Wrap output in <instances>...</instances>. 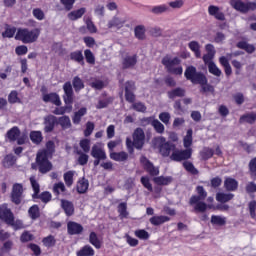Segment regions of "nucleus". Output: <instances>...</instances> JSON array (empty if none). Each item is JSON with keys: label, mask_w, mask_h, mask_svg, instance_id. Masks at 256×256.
<instances>
[{"label": "nucleus", "mask_w": 256, "mask_h": 256, "mask_svg": "<svg viewBox=\"0 0 256 256\" xmlns=\"http://www.w3.org/2000/svg\"><path fill=\"white\" fill-rule=\"evenodd\" d=\"M19 134V128L13 127L7 132L6 137L9 139V141H15L17 137H19Z\"/></svg>", "instance_id": "obj_43"}, {"label": "nucleus", "mask_w": 256, "mask_h": 256, "mask_svg": "<svg viewBox=\"0 0 256 256\" xmlns=\"http://www.w3.org/2000/svg\"><path fill=\"white\" fill-rule=\"evenodd\" d=\"M86 23V27L89 31V33H96L97 32V26H95V24L93 23V21H91L90 18H87L85 20Z\"/></svg>", "instance_id": "obj_60"}, {"label": "nucleus", "mask_w": 256, "mask_h": 256, "mask_svg": "<svg viewBox=\"0 0 256 256\" xmlns=\"http://www.w3.org/2000/svg\"><path fill=\"white\" fill-rule=\"evenodd\" d=\"M208 15L217 19V21H225V13H223L219 6L210 5L208 7Z\"/></svg>", "instance_id": "obj_13"}, {"label": "nucleus", "mask_w": 256, "mask_h": 256, "mask_svg": "<svg viewBox=\"0 0 256 256\" xmlns=\"http://www.w3.org/2000/svg\"><path fill=\"white\" fill-rule=\"evenodd\" d=\"M214 154L215 152L211 148H204L201 151V157L202 159H204V161H207V159H211V157H213Z\"/></svg>", "instance_id": "obj_51"}, {"label": "nucleus", "mask_w": 256, "mask_h": 256, "mask_svg": "<svg viewBox=\"0 0 256 256\" xmlns=\"http://www.w3.org/2000/svg\"><path fill=\"white\" fill-rule=\"evenodd\" d=\"M110 159L118 162L127 161L129 154L127 152H110Z\"/></svg>", "instance_id": "obj_24"}, {"label": "nucleus", "mask_w": 256, "mask_h": 256, "mask_svg": "<svg viewBox=\"0 0 256 256\" xmlns=\"http://www.w3.org/2000/svg\"><path fill=\"white\" fill-rule=\"evenodd\" d=\"M76 255L77 256H93L95 255V250L93 249V247L89 245H85L76 253Z\"/></svg>", "instance_id": "obj_30"}, {"label": "nucleus", "mask_w": 256, "mask_h": 256, "mask_svg": "<svg viewBox=\"0 0 256 256\" xmlns=\"http://www.w3.org/2000/svg\"><path fill=\"white\" fill-rule=\"evenodd\" d=\"M173 181V178L167 176H160V177H155L154 178V183H156V185H169L171 182Z\"/></svg>", "instance_id": "obj_42"}, {"label": "nucleus", "mask_w": 256, "mask_h": 256, "mask_svg": "<svg viewBox=\"0 0 256 256\" xmlns=\"http://www.w3.org/2000/svg\"><path fill=\"white\" fill-rule=\"evenodd\" d=\"M184 75L188 81H191V83L203 85V83L207 82V78L205 75H203L201 72H197V69L193 66H189L185 72Z\"/></svg>", "instance_id": "obj_5"}, {"label": "nucleus", "mask_w": 256, "mask_h": 256, "mask_svg": "<svg viewBox=\"0 0 256 256\" xmlns=\"http://www.w3.org/2000/svg\"><path fill=\"white\" fill-rule=\"evenodd\" d=\"M224 187L226 191H236L237 187H239V182L234 178L226 177L224 180Z\"/></svg>", "instance_id": "obj_20"}, {"label": "nucleus", "mask_w": 256, "mask_h": 256, "mask_svg": "<svg viewBox=\"0 0 256 256\" xmlns=\"http://www.w3.org/2000/svg\"><path fill=\"white\" fill-rule=\"evenodd\" d=\"M185 90L183 88H176L170 92H168L169 99H175L177 97H184Z\"/></svg>", "instance_id": "obj_38"}, {"label": "nucleus", "mask_w": 256, "mask_h": 256, "mask_svg": "<svg viewBox=\"0 0 256 256\" xmlns=\"http://www.w3.org/2000/svg\"><path fill=\"white\" fill-rule=\"evenodd\" d=\"M53 153H55V143L53 141H48L46 149L37 153L36 162L40 173H49L53 169V165L49 162V158Z\"/></svg>", "instance_id": "obj_1"}, {"label": "nucleus", "mask_w": 256, "mask_h": 256, "mask_svg": "<svg viewBox=\"0 0 256 256\" xmlns=\"http://www.w3.org/2000/svg\"><path fill=\"white\" fill-rule=\"evenodd\" d=\"M21 197H23V185L21 184H14L12 189V201L16 205L21 203Z\"/></svg>", "instance_id": "obj_14"}, {"label": "nucleus", "mask_w": 256, "mask_h": 256, "mask_svg": "<svg viewBox=\"0 0 256 256\" xmlns=\"http://www.w3.org/2000/svg\"><path fill=\"white\" fill-rule=\"evenodd\" d=\"M141 183L143 187H145V189H147L148 191H153V185H151V182L149 181V177L143 176L141 178Z\"/></svg>", "instance_id": "obj_61"}, {"label": "nucleus", "mask_w": 256, "mask_h": 256, "mask_svg": "<svg viewBox=\"0 0 256 256\" xmlns=\"http://www.w3.org/2000/svg\"><path fill=\"white\" fill-rule=\"evenodd\" d=\"M76 189L80 194L87 193V190L89 189V180L85 178L78 180Z\"/></svg>", "instance_id": "obj_23"}, {"label": "nucleus", "mask_w": 256, "mask_h": 256, "mask_svg": "<svg viewBox=\"0 0 256 256\" xmlns=\"http://www.w3.org/2000/svg\"><path fill=\"white\" fill-rule=\"evenodd\" d=\"M133 145L136 149H142L145 145V132L141 128H137L133 133Z\"/></svg>", "instance_id": "obj_9"}, {"label": "nucleus", "mask_w": 256, "mask_h": 256, "mask_svg": "<svg viewBox=\"0 0 256 256\" xmlns=\"http://www.w3.org/2000/svg\"><path fill=\"white\" fill-rule=\"evenodd\" d=\"M162 65H164L168 73H172V75H183L181 60L177 57L165 56L162 59Z\"/></svg>", "instance_id": "obj_3"}, {"label": "nucleus", "mask_w": 256, "mask_h": 256, "mask_svg": "<svg viewBox=\"0 0 256 256\" xmlns=\"http://www.w3.org/2000/svg\"><path fill=\"white\" fill-rule=\"evenodd\" d=\"M237 47L239 49H244V51L246 53H253V51H255V46L254 45H250V44H247V42H239L237 44Z\"/></svg>", "instance_id": "obj_46"}, {"label": "nucleus", "mask_w": 256, "mask_h": 256, "mask_svg": "<svg viewBox=\"0 0 256 256\" xmlns=\"http://www.w3.org/2000/svg\"><path fill=\"white\" fill-rule=\"evenodd\" d=\"M167 221H171V218L168 216H153L150 218L151 225H163V223H167Z\"/></svg>", "instance_id": "obj_28"}, {"label": "nucleus", "mask_w": 256, "mask_h": 256, "mask_svg": "<svg viewBox=\"0 0 256 256\" xmlns=\"http://www.w3.org/2000/svg\"><path fill=\"white\" fill-rule=\"evenodd\" d=\"M91 156L94 157V159H107V154L103 149V144L101 143L94 144L92 146Z\"/></svg>", "instance_id": "obj_11"}, {"label": "nucleus", "mask_w": 256, "mask_h": 256, "mask_svg": "<svg viewBox=\"0 0 256 256\" xmlns=\"http://www.w3.org/2000/svg\"><path fill=\"white\" fill-rule=\"evenodd\" d=\"M89 243L95 247V249H101V240H99V237L97 236V233L91 232L89 235Z\"/></svg>", "instance_id": "obj_31"}, {"label": "nucleus", "mask_w": 256, "mask_h": 256, "mask_svg": "<svg viewBox=\"0 0 256 256\" xmlns=\"http://www.w3.org/2000/svg\"><path fill=\"white\" fill-rule=\"evenodd\" d=\"M13 212L7 207V204L0 206V219L4 222L13 223Z\"/></svg>", "instance_id": "obj_12"}, {"label": "nucleus", "mask_w": 256, "mask_h": 256, "mask_svg": "<svg viewBox=\"0 0 256 256\" xmlns=\"http://www.w3.org/2000/svg\"><path fill=\"white\" fill-rule=\"evenodd\" d=\"M208 71L209 73H211L212 75H215V77H221L222 72L221 69H219V67H217V65L215 64V62H210L208 65Z\"/></svg>", "instance_id": "obj_41"}, {"label": "nucleus", "mask_w": 256, "mask_h": 256, "mask_svg": "<svg viewBox=\"0 0 256 256\" xmlns=\"http://www.w3.org/2000/svg\"><path fill=\"white\" fill-rule=\"evenodd\" d=\"M55 123H57V117L54 115H48L44 118V130L45 133H51L55 129Z\"/></svg>", "instance_id": "obj_15"}, {"label": "nucleus", "mask_w": 256, "mask_h": 256, "mask_svg": "<svg viewBox=\"0 0 256 256\" xmlns=\"http://www.w3.org/2000/svg\"><path fill=\"white\" fill-rule=\"evenodd\" d=\"M82 151H84V153H89V151H91V140L89 139H82L79 143Z\"/></svg>", "instance_id": "obj_49"}, {"label": "nucleus", "mask_w": 256, "mask_h": 256, "mask_svg": "<svg viewBox=\"0 0 256 256\" xmlns=\"http://www.w3.org/2000/svg\"><path fill=\"white\" fill-rule=\"evenodd\" d=\"M159 119L164 123V125H169V122L171 121V114H169V112H162L159 114Z\"/></svg>", "instance_id": "obj_58"}, {"label": "nucleus", "mask_w": 256, "mask_h": 256, "mask_svg": "<svg viewBox=\"0 0 256 256\" xmlns=\"http://www.w3.org/2000/svg\"><path fill=\"white\" fill-rule=\"evenodd\" d=\"M152 127H154L156 133L163 134L165 133V125L161 123L159 120L155 119L152 122Z\"/></svg>", "instance_id": "obj_47"}, {"label": "nucleus", "mask_w": 256, "mask_h": 256, "mask_svg": "<svg viewBox=\"0 0 256 256\" xmlns=\"http://www.w3.org/2000/svg\"><path fill=\"white\" fill-rule=\"evenodd\" d=\"M118 213L122 219H127V217H129V212L127 211V203L122 202L118 205Z\"/></svg>", "instance_id": "obj_40"}, {"label": "nucleus", "mask_w": 256, "mask_h": 256, "mask_svg": "<svg viewBox=\"0 0 256 256\" xmlns=\"http://www.w3.org/2000/svg\"><path fill=\"white\" fill-rule=\"evenodd\" d=\"M156 147H158L162 157H169L171 151L175 150V145L167 142L165 137L160 136L156 138Z\"/></svg>", "instance_id": "obj_6"}, {"label": "nucleus", "mask_w": 256, "mask_h": 256, "mask_svg": "<svg viewBox=\"0 0 256 256\" xmlns=\"http://www.w3.org/2000/svg\"><path fill=\"white\" fill-rule=\"evenodd\" d=\"M137 63V56H126L122 61L123 69H130V67H135Z\"/></svg>", "instance_id": "obj_25"}, {"label": "nucleus", "mask_w": 256, "mask_h": 256, "mask_svg": "<svg viewBox=\"0 0 256 256\" xmlns=\"http://www.w3.org/2000/svg\"><path fill=\"white\" fill-rule=\"evenodd\" d=\"M86 11L87 10L85 8H80L78 10L71 11L70 13L67 14V18L70 21H77L78 19H81L83 15H85Z\"/></svg>", "instance_id": "obj_21"}, {"label": "nucleus", "mask_w": 256, "mask_h": 256, "mask_svg": "<svg viewBox=\"0 0 256 256\" xmlns=\"http://www.w3.org/2000/svg\"><path fill=\"white\" fill-rule=\"evenodd\" d=\"M190 50L194 52L195 57H201V45L197 41H191L188 44Z\"/></svg>", "instance_id": "obj_32"}, {"label": "nucleus", "mask_w": 256, "mask_h": 256, "mask_svg": "<svg viewBox=\"0 0 256 256\" xmlns=\"http://www.w3.org/2000/svg\"><path fill=\"white\" fill-rule=\"evenodd\" d=\"M16 32L17 29L15 27L6 26V30L2 33V37H8L9 39H11V37H13Z\"/></svg>", "instance_id": "obj_57"}, {"label": "nucleus", "mask_w": 256, "mask_h": 256, "mask_svg": "<svg viewBox=\"0 0 256 256\" xmlns=\"http://www.w3.org/2000/svg\"><path fill=\"white\" fill-rule=\"evenodd\" d=\"M68 233L69 235H79V233H83V226L76 222H68Z\"/></svg>", "instance_id": "obj_19"}, {"label": "nucleus", "mask_w": 256, "mask_h": 256, "mask_svg": "<svg viewBox=\"0 0 256 256\" xmlns=\"http://www.w3.org/2000/svg\"><path fill=\"white\" fill-rule=\"evenodd\" d=\"M231 7L236 9V11H240L241 13H247V11H255L256 4L255 3H244L241 0H232L230 1Z\"/></svg>", "instance_id": "obj_7"}, {"label": "nucleus", "mask_w": 256, "mask_h": 256, "mask_svg": "<svg viewBox=\"0 0 256 256\" xmlns=\"http://www.w3.org/2000/svg\"><path fill=\"white\" fill-rule=\"evenodd\" d=\"M75 171L70 170L64 173V182L68 187H71L74 183Z\"/></svg>", "instance_id": "obj_37"}, {"label": "nucleus", "mask_w": 256, "mask_h": 256, "mask_svg": "<svg viewBox=\"0 0 256 256\" xmlns=\"http://www.w3.org/2000/svg\"><path fill=\"white\" fill-rule=\"evenodd\" d=\"M63 90L65 93L64 102L73 103V86L71 85V82H66L63 86Z\"/></svg>", "instance_id": "obj_17"}, {"label": "nucleus", "mask_w": 256, "mask_h": 256, "mask_svg": "<svg viewBox=\"0 0 256 256\" xmlns=\"http://www.w3.org/2000/svg\"><path fill=\"white\" fill-rule=\"evenodd\" d=\"M248 209H249L250 217L252 219H255V217H256V213H255V211H256V201L249 202Z\"/></svg>", "instance_id": "obj_64"}, {"label": "nucleus", "mask_w": 256, "mask_h": 256, "mask_svg": "<svg viewBox=\"0 0 256 256\" xmlns=\"http://www.w3.org/2000/svg\"><path fill=\"white\" fill-rule=\"evenodd\" d=\"M70 59L75 61L76 63H80V65H85V60L83 57V52L77 50L70 54Z\"/></svg>", "instance_id": "obj_29"}, {"label": "nucleus", "mask_w": 256, "mask_h": 256, "mask_svg": "<svg viewBox=\"0 0 256 256\" xmlns=\"http://www.w3.org/2000/svg\"><path fill=\"white\" fill-rule=\"evenodd\" d=\"M135 237L138 239H141L142 241H147L151 235H149V232H147L144 229H138L134 232Z\"/></svg>", "instance_id": "obj_44"}, {"label": "nucleus", "mask_w": 256, "mask_h": 256, "mask_svg": "<svg viewBox=\"0 0 256 256\" xmlns=\"http://www.w3.org/2000/svg\"><path fill=\"white\" fill-rule=\"evenodd\" d=\"M134 33L136 39H145V26H137Z\"/></svg>", "instance_id": "obj_53"}, {"label": "nucleus", "mask_w": 256, "mask_h": 256, "mask_svg": "<svg viewBox=\"0 0 256 256\" xmlns=\"http://www.w3.org/2000/svg\"><path fill=\"white\" fill-rule=\"evenodd\" d=\"M57 123L62 129H69L71 127V118L69 116H62L57 119Z\"/></svg>", "instance_id": "obj_34"}, {"label": "nucleus", "mask_w": 256, "mask_h": 256, "mask_svg": "<svg viewBox=\"0 0 256 256\" xmlns=\"http://www.w3.org/2000/svg\"><path fill=\"white\" fill-rule=\"evenodd\" d=\"M41 35V30L38 28L29 30L27 28L24 29H18L16 32L15 39L17 41H21L22 43L29 44V43H35L37 39H39V36Z\"/></svg>", "instance_id": "obj_2"}, {"label": "nucleus", "mask_w": 256, "mask_h": 256, "mask_svg": "<svg viewBox=\"0 0 256 256\" xmlns=\"http://www.w3.org/2000/svg\"><path fill=\"white\" fill-rule=\"evenodd\" d=\"M132 109H134V111H138L139 113H145V111H147V107L141 102L134 103L132 105Z\"/></svg>", "instance_id": "obj_59"}, {"label": "nucleus", "mask_w": 256, "mask_h": 256, "mask_svg": "<svg viewBox=\"0 0 256 256\" xmlns=\"http://www.w3.org/2000/svg\"><path fill=\"white\" fill-rule=\"evenodd\" d=\"M234 195L232 193H218L216 195V200L219 203H227L228 201H231L233 199Z\"/></svg>", "instance_id": "obj_35"}, {"label": "nucleus", "mask_w": 256, "mask_h": 256, "mask_svg": "<svg viewBox=\"0 0 256 256\" xmlns=\"http://www.w3.org/2000/svg\"><path fill=\"white\" fill-rule=\"evenodd\" d=\"M211 223L212 225H219L220 227H222V225H225V223H227V218L224 216L212 215Z\"/></svg>", "instance_id": "obj_36"}, {"label": "nucleus", "mask_w": 256, "mask_h": 256, "mask_svg": "<svg viewBox=\"0 0 256 256\" xmlns=\"http://www.w3.org/2000/svg\"><path fill=\"white\" fill-rule=\"evenodd\" d=\"M140 163H142L144 169L151 175L152 177H155V175L159 174V167H155L153 163H151L148 159L145 157H141Z\"/></svg>", "instance_id": "obj_10"}, {"label": "nucleus", "mask_w": 256, "mask_h": 256, "mask_svg": "<svg viewBox=\"0 0 256 256\" xmlns=\"http://www.w3.org/2000/svg\"><path fill=\"white\" fill-rule=\"evenodd\" d=\"M240 121L243 123V122H246V123H255L256 121V114L255 113H250V114H246L244 116H242L240 118Z\"/></svg>", "instance_id": "obj_54"}, {"label": "nucleus", "mask_w": 256, "mask_h": 256, "mask_svg": "<svg viewBox=\"0 0 256 256\" xmlns=\"http://www.w3.org/2000/svg\"><path fill=\"white\" fill-rule=\"evenodd\" d=\"M84 55H85V59H86L87 63H89V65H95V55L93 54V52H91V50L86 49L84 51Z\"/></svg>", "instance_id": "obj_52"}, {"label": "nucleus", "mask_w": 256, "mask_h": 256, "mask_svg": "<svg viewBox=\"0 0 256 256\" xmlns=\"http://www.w3.org/2000/svg\"><path fill=\"white\" fill-rule=\"evenodd\" d=\"M133 89H135V83L133 82H127L126 83V87H125V97H126V101H128V103H133V101H135V94H133Z\"/></svg>", "instance_id": "obj_18"}, {"label": "nucleus", "mask_w": 256, "mask_h": 256, "mask_svg": "<svg viewBox=\"0 0 256 256\" xmlns=\"http://www.w3.org/2000/svg\"><path fill=\"white\" fill-rule=\"evenodd\" d=\"M61 207L65 211L66 215L70 217L75 212V208L73 207V203L67 200H61Z\"/></svg>", "instance_id": "obj_27"}, {"label": "nucleus", "mask_w": 256, "mask_h": 256, "mask_svg": "<svg viewBox=\"0 0 256 256\" xmlns=\"http://www.w3.org/2000/svg\"><path fill=\"white\" fill-rule=\"evenodd\" d=\"M43 101L44 103H53V105H56L57 107L61 106V98L57 93L44 94Z\"/></svg>", "instance_id": "obj_16"}, {"label": "nucleus", "mask_w": 256, "mask_h": 256, "mask_svg": "<svg viewBox=\"0 0 256 256\" xmlns=\"http://www.w3.org/2000/svg\"><path fill=\"white\" fill-rule=\"evenodd\" d=\"M191 155H193V149L186 148L185 150H175L170 159L172 161H185L187 159H191Z\"/></svg>", "instance_id": "obj_8"}, {"label": "nucleus", "mask_w": 256, "mask_h": 256, "mask_svg": "<svg viewBox=\"0 0 256 256\" xmlns=\"http://www.w3.org/2000/svg\"><path fill=\"white\" fill-rule=\"evenodd\" d=\"M85 115H87V108L85 107H82L76 111L72 117L74 125H79L81 123V118L85 117Z\"/></svg>", "instance_id": "obj_22"}, {"label": "nucleus", "mask_w": 256, "mask_h": 256, "mask_svg": "<svg viewBox=\"0 0 256 256\" xmlns=\"http://www.w3.org/2000/svg\"><path fill=\"white\" fill-rule=\"evenodd\" d=\"M73 87L75 91H81V89L85 87V85L83 84V80H81V78H79L78 76L74 77Z\"/></svg>", "instance_id": "obj_55"}, {"label": "nucleus", "mask_w": 256, "mask_h": 256, "mask_svg": "<svg viewBox=\"0 0 256 256\" xmlns=\"http://www.w3.org/2000/svg\"><path fill=\"white\" fill-rule=\"evenodd\" d=\"M14 165H15V156H13V155H7V156L4 158L3 166H4L6 169H9L10 167H13Z\"/></svg>", "instance_id": "obj_48"}, {"label": "nucleus", "mask_w": 256, "mask_h": 256, "mask_svg": "<svg viewBox=\"0 0 256 256\" xmlns=\"http://www.w3.org/2000/svg\"><path fill=\"white\" fill-rule=\"evenodd\" d=\"M183 145L185 149H189L193 145V130L189 129L186 133V136L183 139Z\"/></svg>", "instance_id": "obj_33"}, {"label": "nucleus", "mask_w": 256, "mask_h": 256, "mask_svg": "<svg viewBox=\"0 0 256 256\" xmlns=\"http://www.w3.org/2000/svg\"><path fill=\"white\" fill-rule=\"evenodd\" d=\"M196 191L198 193V196H192L190 198V205H195L194 206L195 211H198L199 213H203L207 211V204L201 201L207 198V191H205V188H203V186H198L196 188Z\"/></svg>", "instance_id": "obj_4"}, {"label": "nucleus", "mask_w": 256, "mask_h": 256, "mask_svg": "<svg viewBox=\"0 0 256 256\" xmlns=\"http://www.w3.org/2000/svg\"><path fill=\"white\" fill-rule=\"evenodd\" d=\"M28 213H29V216L31 217V219H38V217H39V206L33 205L28 210Z\"/></svg>", "instance_id": "obj_56"}, {"label": "nucleus", "mask_w": 256, "mask_h": 256, "mask_svg": "<svg viewBox=\"0 0 256 256\" xmlns=\"http://www.w3.org/2000/svg\"><path fill=\"white\" fill-rule=\"evenodd\" d=\"M30 139L32 143L39 145V143L43 141V135L41 134V131H33L30 133Z\"/></svg>", "instance_id": "obj_39"}, {"label": "nucleus", "mask_w": 256, "mask_h": 256, "mask_svg": "<svg viewBox=\"0 0 256 256\" xmlns=\"http://www.w3.org/2000/svg\"><path fill=\"white\" fill-rule=\"evenodd\" d=\"M30 183H31L32 189L34 191V194L32 195V197L35 199V197H37V195H39L40 186H39V183L37 182V180H35V176L30 177Z\"/></svg>", "instance_id": "obj_45"}, {"label": "nucleus", "mask_w": 256, "mask_h": 256, "mask_svg": "<svg viewBox=\"0 0 256 256\" xmlns=\"http://www.w3.org/2000/svg\"><path fill=\"white\" fill-rule=\"evenodd\" d=\"M123 25H125L124 19L114 17L108 22V29H113V27H116V29H121Z\"/></svg>", "instance_id": "obj_26"}, {"label": "nucleus", "mask_w": 256, "mask_h": 256, "mask_svg": "<svg viewBox=\"0 0 256 256\" xmlns=\"http://www.w3.org/2000/svg\"><path fill=\"white\" fill-rule=\"evenodd\" d=\"M32 13L38 21H43V19H45V13L39 8H35Z\"/></svg>", "instance_id": "obj_62"}, {"label": "nucleus", "mask_w": 256, "mask_h": 256, "mask_svg": "<svg viewBox=\"0 0 256 256\" xmlns=\"http://www.w3.org/2000/svg\"><path fill=\"white\" fill-rule=\"evenodd\" d=\"M60 3H62L66 11H71L73 5H75V0H60Z\"/></svg>", "instance_id": "obj_63"}, {"label": "nucleus", "mask_w": 256, "mask_h": 256, "mask_svg": "<svg viewBox=\"0 0 256 256\" xmlns=\"http://www.w3.org/2000/svg\"><path fill=\"white\" fill-rule=\"evenodd\" d=\"M53 191L56 195H62L66 191L65 184L63 182L54 184Z\"/></svg>", "instance_id": "obj_50"}]
</instances>
